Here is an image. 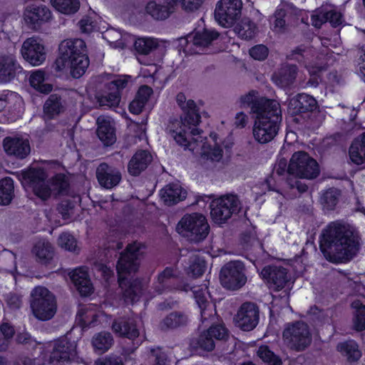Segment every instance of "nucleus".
I'll return each mask as SVG.
<instances>
[{"instance_id":"nucleus-1","label":"nucleus","mask_w":365,"mask_h":365,"mask_svg":"<svg viewBox=\"0 0 365 365\" xmlns=\"http://www.w3.org/2000/svg\"><path fill=\"white\" fill-rule=\"evenodd\" d=\"M176 101L185 114L180 119L169 123L168 133L178 144L199 154L201 163L219 162L222 158V149L217 134L212 133L209 138H203L196 127L200 117L197 113L195 103L191 99L187 100L183 93H178Z\"/></svg>"},{"instance_id":"nucleus-2","label":"nucleus","mask_w":365,"mask_h":365,"mask_svg":"<svg viewBox=\"0 0 365 365\" xmlns=\"http://www.w3.org/2000/svg\"><path fill=\"white\" fill-rule=\"evenodd\" d=\"M240 102L243 106H251L254 118V139L259 143L272 141L277 135L282 122L279 103L272 100H259L257 93L255 91H251L242 96Z\"/></svg>"},{"instance_id":"nucleus-3","label":"nucleus","mask_w":365,"mask_h":365,"mask_svg":"<svg viewBox=\"0 0 365 365\" xmlns=\"http://www.w3.org/2000/svg\"><path fill=\"white\" fill-rule=\"evenodd\" d=\"M359 237L354 229L340 222H332L324 230L320 248L329 261L349 260L358 250Z\"/></svg>"},{"instance_id":"nucleus-4","label":"nucleus","mask_w":365,"mask_h":365,"mask_svg":"<svg viewBox=\"0 0 365 365\" xmlns=\"http://www.w3.org/2000/svg\"><path fill=\"white\" fill-rule=\"evenodd\" d=\"M145 246L140 242H134L129 244L125 251L122 253L118 264L117 272L120 287L124 289V297L126 302L133 303L138 301L143 286L140 281H135L133 283L128 282V277L134 273L138 267L137 259L143 253Z\"/></svg>"},{"instance_id":"nucleus-5","label":"nucleus","mask_w":365,"mask_h":365,"mask_svg":"<svg viewBox=\"0 0 365 365\" xmlns=\"http://www.w3.org/2000/svg\"><path fill=\"white\" fill-rule=\"evenodd\" d=\"M89 65L85 42L79 38L66 39L59 45V56L56 69L66 72L69 71L73 78L82 76Z\"/></svg>"},{"instance_id":"nucleus-6","label":"nucleus","mask_w":365,"mask_h":365,"mask_svg":"<svg viewBox=\"0 0 365 365\" xmlns=\"http://www.w3.org/2000/svg\"><path fill=\"white\" fill-rule=\"evenodd\" d=\"M21 177L24 187L31 189L34 195L43 200L63 194L68 185L65 175L61 174L46 181L47 174L42 168L22 171Z\"/></svg>"},{"instance_id":"nucleus-7","label":"nucleus","mask_w":365,"mask_h":365,"mask_svg":"<svg viewBox=\"0 0 365 365\" xmlns=\"http://www.w3.org/2000/svg\"><path fill=\"white\" fill-rule=\"evenodd\" d=\"M76 348L75 341L68 340L67 336L48 344L46 350L43 346L38 345L36 351L40 352L41 356L40 359H34V365H40L41 361L50 363L69 361L76 355Z\"/></svg>"},{"instance_id":"nucleus-8","label":"nucleus","mask_w":365,"mask_h":365,"mask_svg":"<svg viewBox=\"0 0 365 365\" xmlns=\"http://www.w3.org/2000/svg\"><path fill=\"white\" fill-rule=\"evenodd\" d=\"M30 308L35 318L49 320L56 312L57 304L54 294L46 287L37 286L30 294Z\"/></svg>"},{"instance_id":"nucleus-9","label":"nucleus","mask_w":365,"mask_h":365,"mask_svg":"<svg viewBox=\"0 0 365 365\" xmlns=\"http://www.w3.org/2000/svg\"><path fill=\"white\" fill-rule=\"evenodd\" d=\"M287 172L300 178L313 179L319 173L317 162L304 151L292 154L287 167Z\"/></svg>"},{"instance_id":"nucleus-10","label":"nucleus","mask_w":365,"mask_h":365,"mask_svg":"<svg viewBox=\"0 0 365 365\" xmlns=\"http://www.w3.org/2000/svg\"><path fill=\"white\" fill-rule=\"evenodd\" d=\"M202 0H152L145 7L146 12L155 19H165L173 11L176 5H180L184 9L192 11L197 9Z\"/></svg>"},{"instance_id":"nucleus-11","label":"nucleus","mask_w":365,"mask_h":365,"mask_svg":"<svg viewBox=\"0 0 365 365\" xmlns=\"http://www.w3.org/2000/svg\"><path fill=\"white\" fill-rule=\"evenodd\" d=\"M176 230L192 240H201L207 235L209 225L205 216L195 213L184 216L178 222Z\"/></svg>"},{"instance_id":"nucleus-12","label":"nucleus","mask_w":365,"mask_h":365,"mask_svg":"<svg viewBox=\"0 0 365 365\" xmlns=\"http://www.w3.org/2000/svg\"><path fill=\"white\" fill-rule=\"evenodd\" d=\"M237 196L227 195L215 199L210 204V215L213 221L221 225L225 223L239 209Z\"/></svg>"},{"instance_id":"nucleus-13","label":"nucleus","mask_w":365,"mask_h":365,"mask_svg":"<svg viewBox=\"0 0 365 365\" xmlns=\"http://www.w3.org/2000/svg\"><path fill=\"white\" fill-rule=\"evenodd\" d=\"M242 6L241 0H220L215 9L216 21L223 27L232 26L240 17Z\"/></svg>"},{"instance_id":"nucleus-14","label":"nucleus","mask_w":365,"mask_h":365,"mask_svg":"<svg viewBox=\"0 0 365 365\" xmlns=\"http://www.w3.org/2000/svg\"><path fill=\"white\" fill-rule=\"evenodd\" d=\"M283 340L290 348L301 350L310 344L312 339L307 324L298 322L286 327Z\"/></svg>"},{"instance_id":"nucleus-15","label":"nucleus","mask_w":365,"mask_h":365,"mask_svg":"<svg viewBox=\"0 0 365 365\" xmlns=\"http://www.w3.org/2000/svg\"><path fill=\"white\" fill-rule=\"evenodd\" d=\"M246 280L247 278L244 272V266L240 262H230L221 269V284L227 289H239L245 284Z\"/></svg>"},{"instance_id":"nucleus-16","label":"nucleus","mask_w":365,"mask_h":365,"mask_svg":"<svg viewBox=\"0 0 365 365\" xmlns=\"http://www.w3.org/2000/svg\"><path fill=\"white\" fill-rule=\"evenodd\" d=\"M21 54L24 59L33 66L42 65L47 56L42 40L37 37H30L24 41Z\"/></svg>"},{"instance_id":"nucleus-17","label":"nucleus","mask_w":365,"mask_h":365,"mask_svg":"<svg viewBox=\"0 0 365 365\" xmlns=\"http://www.w3.org/2000/svg\"><path fill=\"white\" fill-rule=\"evenodd\" d=\"M52 18L50 9L42 4L32 3L27 5L23 13L24 22L33 29H38Z\"/></svg>"},{"instance_id":"nucleus-18","label":"nucleus","mask_w":365,"mask_h":365,"mask_svg":"<svg viewBox=\"0 0 365 365\" xmlns=\"http://www.w3.org/2000/svg\"><path fill=\"white\" fill-rule=\"evenodd\" d=\"M258 322L259 311L255 304L252 303L242 304L235 317L236 325L244 331L252 330Z\"/></svg>"},{"instance_id":"nucleus-19","label":"nucleus","mask_w":365,"mask_h":365,"mask_svg":"<svg viewBox=\"0 0 365 365\" xmlns=\"http://www.w3.org/2000/svg\"><path fill=\"white\" fill-rule=\"evenodd\" d=\"M131 83V78L128 76H119L116 79L113 80L109 85V89L115 91L108 95L101 96L98 98L100 105L109 107L117 106L120 103V91Z\"/></svg>"},{"instance_id":"nucleus-20","label":"nucleus","mask_w":365,"mask_h":365,"mask_svg":"<svg viewBox=\"0 0 365 365\" xmlns=\"http://www.w3.org/2000/svg\"><path fill=\"white\" fill-rule=\"evenodd\" d=\"M260 275L270 288L278 290L288 283L286 269L277 267H264Z\"/></svg>"},{"instance_id":"nucleus-21","label":"nucleus","mask_w":365,"mask_h":365,"mask_svg":"<svg viewBox=\"0 0 365 365\" xmlns=\"http://www.w3.org/2000/svg\"><path fill=\"white\" fill-rule=\"evenodd\" d=\"M226 336L227 331L222 325L212 327L199 336L195 347L207 351H212L215 347L214 339H223Z\"/></svg>"},{"instance_id":"nucleus-22","label":"nucleus","mask_w":365,"mask_h":365,"mask_svg":"<svg viewBox=\"0 0 365 365\" xmlns=\"http://www.w3.org/2000/svg\"><path fill=\"white\" fill-rule=\"evenodd\" d=\"M4 148L7 154L20 158H25L30 153L27 137L6 138L4 140Z\"/></svg>"},{"instance_id":"nucleus-23","label":"nucleus","mask_w":365,"mask_h":365,"mask_svg":"<svg viewBox=\"0 0 365 365\" xmlns=\"http://www.w3.org/2000/svg\"><path fill=\"white\" fill-rule=\"evenodd\" d=\"M97 135L105 145H110L115 142L116 137L114 122L107 116H100L97 119Z\"/></svg>"},{"instance_id":"nucleus-24","label":"nucleus","mask_w":365,"mask_h":365,"mask_svg":"<svg viewBox=\"0 0 365 365\" xmlns=\"http://www.w3.org/2000/svg\"><path fill=\"white\" fill-rule=\"evenodd\" d=\"M74 286L83 296H88L93 292V287L84 267L73 269L69 274Z\"/></svg>"},{"instance_id":"nucleus-25","label":"nucleus","mask_w":365,"mask_h":365,"mask_svg":"<svg viewBox=\"0 0 365 365\" xmlns=\"http://www.w3.org/2000/svg\"><path fill=\"white\" fill-rule=\"evenodd\" d=\"M7 109L18 115H21L24 109V101L16 92L4 91L0 93V112Z\"/></svg>"},{"instance_id":"nucleus-26","label":"nucleus","mask_w":365,"mask_h":365,"mask_svg":"<svg viewBox=\"0 0 365 365\" xmlns=\"http://www.w3.org/2000/svg\"><path fill=\"white\" fill-rule=\"evenodd\" d=\"M192 292L197 304L200 309L201 317L203 320L214 316L215 311L214 306L207 300L210 297L205 285L201 287H194Z\"/></svg>"},{"instance_id":"nucleus-27","label":"nucleus","mask_w":365,"mask_h":365,"mask_svg":"<svg viewBox=\"0 0 365 365\" xmlns=\"http://www.w3.org/2000/svg\"><path fill=\"white\" fill-rule=\"evenodd\" d=\"M186 195V190L179 182L168 184L160 191V200L168 205H172L183 200Z\"/></svg>"},{"instance_id":"nucleus-28","label":"nucleus","mask_w":365,"mask_h":365,"mask_svg":"<svg viewBox=\"0 0 365 365\" xmlns=\"http://www.w3.org/2000/svg\"><path fill=\"white\" fill-rule=\"evenodd\" d=\"M98 318L104 319L107 317L98 312L93 304L83 305L78 309L76 323L84 328L93 324Z\"/></svg>"},{"instance_id":"nucleus-29","label":"nucleus","mask_w":365,"mask_h":365,"mask_svg":"<svg viewBox=\"0 0 365 365\" xmlns=\"http://www.w3.org/2000/svg\"><path fill=\"white\" fill-rule=\"evenodd\" d=\"M21 69L14 56L0 58V83L10 82Z\"/></svg>"},{"instance_id":"nucleus-30","label":"nucleus","mask_w":365,"mask_h":365,"mask_svg":"<svg viewBox=\"0 0 365 365\" xmlns=\"http://www.w3.org/2000/svg\"><path fill=\"white\" fill-rule=\"evenodd\" d=\"M97 178L101 186L110 189L119 183L121 175L117 170L101 164L97 170Z\"/></svg>"},{"instance_id":"nucleus-31","label":"nucleus","mask_w":365,"mask_h":365,"mask_svg":"<svg viewBox=\"0 0 365 365\" xmlns=\"http://www.w3.org/2000/svg\"><path fill=\"white\" fill-rule=\"evenodd\" d=\"M327 20L333 26H340L343 23L341 14L335 11H325L324 9H318L311 16L312 24L317 28H319Z\"/></svg>"},{"instance_id":"nucleus-32","label":"nucleus","mask_w":365,"mask_h":365,"mask_svg":"<svg viewBox=\"0 0 365 365\" xmlns=\"http://www.w3.org/2000/svg\"><path fill=\"white\" fill-rule=\"evenodd\" d=\"M152 160L151 155L145 150L137 152L128 163V170L130 175H139Z\"/></svg>"},{"instance_id":"nucleus-33","label":"nucleus","mask_w":365,"mask_h":365,"mask_svg":"<svg viewBox=\"0 0 365 365\" xmlns=\"http://www.w3.org/2000/svg\"><path fill=\"white\" fill-rule=\"evenodd\" d=\"M103 38L106 40L111 46L123 48L129 43H133V38L128 34H122L120 31L110 29L103 34Z\"/></svg>"},{"instance_id":"nucleus-34","label":"nucleus","mask_w":365,"mask_h":365,"mask_svg":"<svg viewBox=\"0 0 365 365\" xmlns=\"http://www.w3.org/2000/svg\"><path fill=\"white\" fill-rule=\"evenodd\" d=\"M349 154L354 163L361 165L365 163V133L352 142Z\"/></svg>"},{"instance_id":"nucleus-35","label":"nucleus","mask_w":365,"mask_h":365,"mask_svg":"<svg viewBox=\"0 0 365 365\" xmlns=\"http://www.w3.org/2000/svg\"><path fill=\"white\" fill-rule=\"evenodd\" d=\"M29 83L32 88L43 93H48L52 90V85L48 82L42 70L33 71L29 77Z\"/></svg>"},{"instance_id":"nucleus-36","label":"nucleus","mask_w":365,"mask_h":365,"mask_svg":"<svg viewBox=\"0 0 365 365\" xmlns=\"http://www.w3.org/2000/svg\"><path fill=\"white\" fill-rule=\"evenodd\" d=\"M113 331L118 336H125L133 339L139 336V331L133 322H126L124 320H116L112 325Z\"/></svg>"},{"instance_id":"nucleus-37","label":"nucleus","mask_w":365,"mask_h":365,"mask_svg":"<svg viewBox=\"0 0 365 365\" xmlns=\"http://www.w3.org/2000/svg\"><path fill=\"white\" fill-rule=\"evenodd\" d=\"M296 70L294 66H283L274 73L272 81L280 87L286 86L295 78Z\"/></svg>"},{"instance_id":"nucleus-38","label":"nucleus","mask_w":365,"mask_h":365,"mask_svg":"<svg viewBox=\"0 0 365 365\" xmlns=\"http://www.w3.org/2000/svg\"><path fill=\"white\" fill-rule=\"evenodd\" d=\"M289 105L294 106V109L297 111L312 110L317 108V101L312 96L301 93L292 98Z\"/></svg>"},{"instance_id":"nucleus-39","label":"nucleus","mask_w":365,"mask_h":365,"mask_svg":"<svg viewBox=\"0 0 365 365\" xmlns=\"http://www.w3.org/2000/svg\"><path fill=\"white\" fill-rule=\"evenodd\" d=\"M218 34L214 31L205 30L202 33L197 32L193 36V45L196 47L194 53H200L202 48L207 46L212 40L217 38Z\"/></svg>"},{"instance_id":"nucleus-40","label":"nucleus","mask_w":365,"mask_h":365,"mask_svg":"<svg viewBox=\"0 0 365 365\" xmlns=\"http://www.w3.org/2000/svg\"><path fill=\"white\" fill-rule=\"evenodd\" d=\"M337 351L349 361H356L361 356L358 345L354 341H347L338 344Z\"/></svg>"},{"instance_id":"nucleus-41","label":"nucleus","mask_w":365,"mask_h":365,"mask_svg":"<svg viewBox=\"0 0 365 365\" xmlns=\"http://www.w3.org/2000/svg\"><path fill=\"white\" fill-rule=\"evenodd\" d=\"M52 6L58 12L63 14H73L80 6L78 0H50Z\"/></svg>"},{"instance_id":"nucleus-42","label":"nucleus","mask_w":365,"mask_h":365,"mask_svg":"<svg viewBox=\"0 0 365 365\" xmlns=\"http://www.w3.org/2000/svg\"><path fill=\"white\" fill-rule=\"evenodd\" d=\"M34 255L42 263L47 262L52 258L53 250L50 243L45 240L38 242L33 250Z\"/></svg>"},{"instance_id":"nucleus-43","label":"nucleus","mask_w":365,"mask_h":365,"mask_svg":"<svg viewBox=\"0 0 365 365\" xmlns=\"http://www.w3.org/2000/svg\"><path fill=\"white\" fill-rule=\"evenodd\" d=\"M113 344V338L108 332H101L95 335L92 339L93 348L99 352H105Z\"/></svg>"},{"instance_id":"nucleus-44","label":"nucleus","mask_w":365,"mask_h":365,"mask_svg":"<svg viewBox=\"0 0 365 365\" xmlns=\"http://www.w3.org/2000/svg\"><path fill=\"white\" fill-rule=\"evenodd\" d=\"M14 182L11 178H6L0 181V205L9 204L13 198Z\"/></svg>"},{"instance_id":"nucleus-45","label":"nucleus","mask_w":365,"mask_h":365,"mask_svg":"<svg viewBox=\"0 0 365 365\" xmlns=\"http://www.w3.org/2000/svg\"><path fill=\"white\" fill-rule=\"evenodd\" d=\"M206 268L205 257L200 255L192 257L190 264L187 269V274L192 277H197L201 276Z\"/></svg>"},{"instance_id":"nucleus-46","label":"nucleus","mask_w":365,"mask_h":365,"mask_svg":"<svg viewBox=\"0 0 365 365\" xmlns=\"http://www.w3.org/2000/svg\"><path fill=\"white\" fill-rule=\"evenodd\" d=\"M62 110L60 98L56 95L50 96L43 106L44 113L48 117L58 114Z\"/></svg>"},{"instance_id":"nucleus-47","label":"nucleus","mask_w":365,"mask_h":365,"mask_svg":"<svg viewBox=\"0 0 365 365\" xmlns=\"http://www.w3.org/2000/svg\"><path fill=\"white\" fill-rule=\"evenodd\" d=\"M352 307L356 309L353 319L354 329L357 331L365 329V305H362L359 302H354L352 303Z\"/></svg>"},{"instance_id":"nucleus-48","label":"nucleus","mask_w":365,"mask_h":365,"mask_svg":"<svg viewBox=\"0 0 365 365\" xmlns=\"http://www.w3.org/2000/svg\"><path fill=\"white\" fill-rule=\"evenodd\" d=\"M235 32L242 38L250 39L255 34V26L248 20H243L235 27Z\"/></svg>"},{"instance_id":"nucleus-49","label":"nucleus","mask_w":365,"mask_h":365,"mask_svg":"<svg viewBox=\"0 0 365 365\" xmlns=\"http://www.w3.org/2000/svg\"><path fill=\"white\" fill-rule=\"evenodd\" d=\"M257 355L267 365H282V360L267 346H261Z\"/></svg>"},{"instance_id":"nucleus-50","label":"nucleus","mask_w":365,"mask_h":365,"mask_svg":"<svg viewBox=\"0 0 365 365\" xmlns=\"http://www.w3.org/2000/svg\"><path fill=\"white\" fill-rule=\"evenodd\" d=\"M58 244L61 247L70 252L79 250L76 240L69 233H63L61 235L58 237Z\"/></svg>"},{"instance_id":"nucleus-51","label":"nucleus","mask_w":365,"mask_h":365,"mask_svg":"<svg viewBox=\"0 0 365 365\" xmlns=\"http://www.w3.org/2000/svg\"><path fill=\"white\" fill-rule=\"evenodd\" d=\"M135 49L141 53H148L157 46V43L152 38H139L135 41Z\"/></svg>"},{"instance_id":"nucleus-52","label":"nucleus","mask_w":365,"mask_h":365,"mask_svg":"<svg viewBox=\"0 0 365 365\" xmlns=\"http://www.w3.org/2000/svg\"><path fill=\"white\" fill-rule=\"evenodd\" d=\"M307 71L309 74V83L312 86H317L320 82H326L324 77V70L322 68L308 66Z\"/></svg>"},{"instance_id":"nucleus-53","label":"nucleus","mask_w":365,"mask_h":365,"mask_svg":"<svg viewBox=\"0 0 365 365\" xmlns=\"http://www.w3.org/2000/svg\"><path fill=\"white\" fill-rule=\"evenodd\" d=\"M175 272L173 269L166 268L159 274L157 282H155V288L158 289V293H160L163 289L168 285L171 277L175 275Z\"/></svg>"},{"instance_id":"nucleus-54","label":"nucleus","mask_w":365,"mask_h":365,"mask_svg":"<svg viewBox=\"0 0 365 365\" xmlns=\"http://www.w3.org/2000/svg\"><path fill=\"white\" fill-rule=\"evenodd\" d=\"M250 54L254 59L262 61L267 58L268 49L263 45H257L250 50Z\"/></svg>"},{"instance_id":"nucleus-55","label":"nucleus","mask_w":365,"mask_h":365,"mask_svg":"<svg viewBox=\"0 0 365 365\" xmlns=\"http://www.w3.org/2000/svg\"><path fill=\"white\" fill-rule=\"evenodd\" d=\"M81 31L83 33H91L96 29L94 21L91 17H83L78 23Z\"/></svg>"},{"instance_id":"nucleus-56","label":"nucleus","mask_w":365,"mask_h":365,"mask_svg":"<svg viewBox=\"0 0 365 365\" xmlns=\"http://www.w3.org/2000/svg\"><path fill=\"white\" fill-rule=\"evenodd\" d=\"M284 16V11L282 9H278L272 18L274 28L276 30H280L285 24V21L283 19Z\"/></svg>"},{"instance_id":"nucleus-57","label":"nucleus","mask_w":365,"mask_h":365,"mask_svg":"<svg viewBox=\"0 0 365 365\" xmlns=\"http://www.w3.org/2000/svg\"><path fill=\"white\" fill-rule=\"evenodd\" d=\"M153 91L150 87L143 86L139 88L136 96L138 98H140V101H143L144 104H145L150 97Z\"/></svg>"},{"instance_id":"nucleus-58","label":"nucleus","mask_w":365,"mask_h":365,"mask_svg":"<svg viewBox=\"0 0 365 365\" xmlns=\"http://www.w3.org/2000/svg\"><path fill=\"white\" fill-rule=\"evenodd\" d=\"M145 105L143 101H140V98L135 96L130 104L129 110L133 114H139L143 110Z\"/></svg>"},{"instance_id":"nucleus-59","label":"nucleus","mask_w":365,"mask_h":365,"mask_svg":"<svg viewBox=\"0 0 365 365\" xmlns=\"http://www.w3.org/2000/svg\"><path fill=\"white\" fill-rule=\"evenodd\" d=\"M0 332L3 336L9 339H11L14 334V331L12 327H11L8 323H4L0 327Z\"/></svg>"},{"instance_id":"nucleus-60","label":"nucleus","mask_w":365,"mask_h":365,"mask_svg":"<svg viewBox=\"0 0 365 365\" xmlns=\"http://www.w3.org/2000/svg\"><path fill=\"white\" fill-rule=\"evenodd\" d=\"M247 123V116L244 113H238L235 116V124L237 127H245Z\"/></svg>"},{"instance_id":"nucleus-61","label":"nucleus","mask_w":365,"mask_h":365,"mask_svg":"<svg viewBox=\"0 0 365 365\" xmlns=\"http://www.w3.org/2000/svg\"><path fill=\"white\" fill-rule=\"evenodd\" d=\"M8 304L12 308H17L21 305V297L16 294H11L7 298Z\"/></svg>"},{"instance_id":"nucleus-62","label":"nucleus","mask_w":365,"mask_h":365,"mask_svg":"<svg viewBox=\"0 0 365 365\" xmlns=\"http://www.w3.org/2000/svg\"><path fill=\"white\" fill-rule=\"evenodd\" d=\"M180 324L179 317L177 314H170L166 319V325L169 327H173Z\"/></svg>"},{"instance_id":"nucleus-63","label":"nucleus","mask_w":365,"mask_h":365,"mask_svg":"<svg viewBox=\"0 0 365 365\" xmlns=\"http://www.w3.org/2000/svg\"><path fill=\"white\" fill-rule=\"evenodd\" d=\"M97 365H122V364L115 359H104L98 361Z\"/></svg>"},{"instance_id":"nucleus-64","label":"nucleus","mask_w":365,"mask_h":365,"mask_svg":"<svg viewBox=\"0 0 365 365\" xmlns=\"http://www.w3.org/2000/svg\"><path fill=\"white\" fill-rule=\"evenodd\" d=\"M99 269L101 272L102 274L106 279H108L112 274V271L110 269V268H108L106 266L102 265V266L100 267Z\"/></svg>"}]
</instances>
